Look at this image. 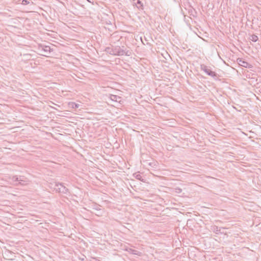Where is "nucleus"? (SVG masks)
I'll return each instance as SVG.
<instances>
[{
	"instance_id": "1",
	"label": "nucleus",
	"mask_w": 261,
	"mask_h": 261,
	"mask_svg": "<svg viewBox=\"0 0 261 261\" xmlns=\"http://www.w3.org/2000/svg\"><path fill=\"white\" fill-rule=\"evenodd\" d=\"M49 187L58 193L66 194L68 191V189L62 184L56 182L53 183L50 182L49 184Z\"/></svg>"
},
{
	"instance_id": "2",
	"label": "nucleus",
	"mask_w": 261,
	"mask_h": 261,
	"mask_svg": "<svg viewBox=\"0 0 261 261\" xmlns=\"http://www.w3.org/2000/svg\"><path fill=\"white\" fill-rule=\"evenodd\" d=\"M106 50L108 53L115 56H123L127 55L126 52L119 46H116L114 48L108 47L106 48Z\"/></svg>"
},
{
	"instance_id": "3",
	"label": "nucleus",
	"mask_w": 261,
	"mask_h": 261,
	"mask_svg": "<svg viewBox=\"0 0 261 261\" xmlns=\"http://www.w3.org/2000/svg\"><path fill=\"white\" fill-rule=\"evenodd\" d=\"M200 68L207 75L213 77L216 76V73L214 71H212L210 68L206 65L204 64L201 65Z\"/></svg>"
},
{
	"instance_id": "4",
	"label": "nucleus",
	"mask_w": 261,
	"mask_h": 261,
	"mask_svg": "<svg viewBox=\"0 0 261 261\" xmlns=\"http://www.w3.org/2000/svg\"><path fill=\"white\" fill-rule=\"evenodd\" d=\"M238 64L246 68H251L252 67L251 65H250L249 63L247 62L246 61H245L242 59H238L237 60Z\"/></svg>"
},
{
	"instance_id": "5",
	"label": "nucleus",
	"mask_w": 261,
	"mask_h": 261,
	"mask_svg": "<svg viewBox=\"0 0 261 261\" xmlns=\"http://www.w3.org/2000/svg\"><path fill=\"white\" fill-rule=\"evenodd\" d=\"M133 3L138 9H142L143 5L140 0H133Z\"/></svg>"
},
{
	"instance_id": "6",
	"label": "nucleus",
	"mask_w": 261,
	"mask_h": 261,
	"mask_svg": "<svg viewBox=\"0 0 261 261\" xmlns=\"http://www.w3.org/2000/svg\"><path fill=\"white\" fill-rule=\"evenodd\" d=\"M13 179L15 181H19V184H20L21 185H27L28 184V181H25V180H23L22 179H21L20 177H16V176H14L13 177Z\"/></svg>"
},
{
	"instance_id": "7",
	"label": "nucleus",
	"mask_w": 261,
	"mask_h": 261,
	"mask_svg": "<svg viewBox=\"0 0 261 261\" xmlns=\"http://www.w3.org/2000/svg\"><path fill=\"white\" fill-rule=\"evenodd\" d=\"M111 100L115 102H119L120 101L121 97L114 95H111L110 97Z\"/></svg>"
},
{
	"instance_id": "8",
	"label": "nucleus",
	"mask_w": 261,
	"mask_h": 261,
	"mask_svg": "<svg viewBox=\"0 0 261 261\" xmlns=\"http://www.w3.org/2000/svg\"><path fill=\"white\" fill-rule=\"evenodd\" d=\"M128 251L133 254L137 255L138 256H141L142 255L141 252L132 249H129Z\"/></svg>"
},
{
	"instance_id": "9",
	"label": "nucleus",
	"mask_w": 261,
	"mask_h": 261,
	"mask_svg": "<svg viewBox=\"0 0 261 261\" xmlns=\"http://www.w3.org/2000/svg\"><path fill=\"white\" fill-rule=\"evenodd\" d=\"M134 177L136 178H137V179H138L139 180H140L141 181H143V179H142V176H141V175L140 174H139V173H135L134 174Z\"/></svg>"
},
{
	"instance_id": "10",
	"label": "nucleus",
	"mask_w": 261,
	"mask_h": 261,
	"mask_svg": "<svg viewBox=\"0 0 261 261\" xmlns=\"http://www.w3.org/2000/svg\"><path fill=\"white\" fill-rule=\"evenodd\" d=\"M250 40L253 42H256L258 40V37L255 35H253L251 36Z\"/></svg>"
},
{
	"instance_id": "11",
	"label": "nucleus",
	"mask_w": 261,
	"mask_h": 261,
	"mask_svg": "<svg viewBox=\"0 0 261 261\" xmlns=\"http://www.w3.org/2000/svg\"><path fill=\"white\" fill-rule=\"evenodd\" d=\"M69 105L73 108H78L80 106L79 104H77L74 102H71L69 103Z\"/></svg>"
},
{
	"instance_id": "12",
	"label": "nucleus",
	"mask_w": 261,
	"mask_h": 261,
	"mask_svg": "<svg viewBox=\"0 0 261 261\" xmlns=\"http://www.w3.org/2000/svg\"><path fill=\"white\" fill-rule=\"evenodd\" d=\"M30 3V1H28V0H23L21 3V4L23 5H26L29 4Z\"/></svg>"
},
{
	"instance_id": "13",
	"label": "nucleus",
	"mask_w": 261,
	"mask_h": 261,
	"mask_svg": "<svg viewBox=\"0 0 261 261\" xmlns=\"http://www.w3.org/2000/svg\"><path fill=\"white\" fill-rule=\"evenodd\" d=\"M50 47L49 46H45V47L43 48V50L44 52H49L50 51Z\"/></svg>"
},
{
	"instance_id": "14",
	"label": "nucleus",
	"mask_w": 261,
	"mask_h": 261,
	"mask_svg": "<svg viewBox=\"0 0 261 261\" xmlns=\"http://www.w3.org/2000/svg\"><path fill=\"white\" fill-rule=\"evenodd\" d=\"M182 191V190L179 188H176L175 189V192L176 193H180Z\"/></svg>"
},
{
	"instance_id": "15",
	"label": "nucleus",
	"mask_w": 261,
	"mask_h": 261,
	"mask_svg": "<svg viewBox=\"0 0 261 261\" xmlns=\"http://www.w3.org/2000/svg\"><path fill=\"white\" fill-rule=\"evenodd\" d=\"M214 231H216V233H218V231H220V230H218V228L217 227H216V228H214Z\"/></svg>"
},
{
	"instance_id": "16",
	"label": "nucleus",
	"mask_w": 261,
	"mask_h": 261,
	"mask_svg": "<svg viewBox=\"0 0 261 261\" xmlns=\"http://www.w3.org/2000/svg\"><path fill=\"white\" fill-rule=\"evenodd\" d=\"M88 2H90V0H87Z\"/></svg>"
}]
</instances>
